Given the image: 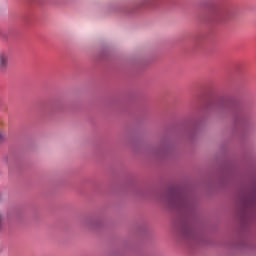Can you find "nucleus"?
Segmentation results:
<instances>
[{
    "label": "nucleus",
    "mask_w": 256,
    "mask_h": 256,
    "mask_svg": "<svg viewBox=\"0 0 256 256\" xmlns=\"http://www.w3.org/2000/svg\"><path fill=\"white\" fill-rule=\"evenodd\" d=\"M169 203L172 205V207L181 209V207H184L187 204V201L185 198H183V196L176 194L169 199Z\"/></svg>",
    "instance_id": "obj_2"
},
{
    "label": "nucleus",
    "mask_w": 256,
    "mask_h": 256,
    "mask_svg": "<svg viewBox=\"0 0 256 256\" xmlns=\"http://www.w3.org/2000/svg\"><path fill=\"white\" fill-rule=\"evenodd\" d=\"M4 139H5V136L3 135L2 132H0V143H1V141H3Z\"/></svg>",
    "instance_id": "obj_4"
},
{
    "label": "nucleus",
    "mask_w": 256,
    "mask_h": 256,
    "mask_svg": "<svg viewBox=\"0 0 256 256\" xmlns=\"http://www.w3.org/2000/svg\"><path fill=\"white\" fill-rule=\"evenodd\" d=\"M9 67V52H0V73H7Z\"/></svg>",
    "instance_id": "obj_1"
},
{
    "label": "nucleus",
    "mask_w": 256,
    "mask_h": 256,
    "mask_svg": "<svg viewBox=\"0 0 256 256\" xmlns=\"http://www.w3.org/2000/svg\"><path fill=\"white\" fill-rule=\"evenodd\" d=\"M182 234H183V237H186V239H192V237L195 236V231L191 226H185L182 229Z\"/></svg>",
    "instance_id": "obj_3"
}]
</instances>
